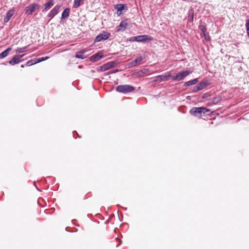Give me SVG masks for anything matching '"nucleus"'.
<instances>
[{"label": "nucleus", "mask_w": 249, "mask_h": 249, "mask_svg": "<svg viewBox=\"0 0 249 249\" xmlns=\"http://www.w3.org/2000/svg\"><path fill=\"white\" fill-rule=\"evenodd\" d=\"M166 77V80H168V79L169 78H172L173 79V77L174 76H172L171 74L170 73H168L167 74H165L164 75Z\"/></svg>", "instance_id": "f704fd0d"}, {"label": "nucleus", "mask_w": 249, "mask_h": 249, "mask_svg": "<svg viewBox=\"0 0 249 249\" xmlns=\"http://www.w3.org/2000/svg\"><path fill=\"white\" fill-rule=\"evenodd\" d=\"M118 69H113L111 71H109L108 72H107V74H111V73H114L118 71Z\"/></svg>", "instance_id": "72a5a7b5"}, {"label": "nucleus", "mask_w": 249, "mask_h": 249, "mask_svg": "<svg viewBox=\"0 0 249 249\" xmlns=\"http://www.w3.org/2000/svg\"><path fill=\"white\" fill-rule=\"evenodd\" d=\"M36 63H37V59L36 58H34L27 61L26 62V66L29 67Z\"/></svg>", "instance_id": "4be33fe9"}, {"label": "nucleus", "mask_w": 249, "mask_h": 249, "mask_svg": "<svg viewBox=\"0 0 249 249\" xmlns=\"http://www.w3.org/2000/svg\"><path fill=\"white\" fill-rule=\"evenodd\" d=\"M135 88L130 85H121L116 87V90L120 93H126L133 91Z\"/></svg>", "instance_id": "f257e3e1"}, {"label": "nucleus", "mask_w": 249, "mask_h": 249, "mask_svg": "<svg viewBox=\"0 0 249 249\" xmlns=\"http://www.w3.org/2000/svg\"><path fill=\"white\" fill-rule=\"evenodd\" d=\"M61 6L60 5H56L48 14L47 17L50 18H53L59 13Z\"/></svg>", "instance_id": "0eeeda50"}, {"label": "nucleus", "mask_w": 249, "mask_h": 249, "mask_svg": "<svg viewBox=\"0 0 249 249\" xmlns=\"http://www.w3.org/2000/svg\"><path fill=\"white\" fill-rule=\"evenodd\" d=\"M198 80L197 78L194 79H193L192 80L188 81L187 82H186L184 83V86H185V87H189V86L193 85L196 84L198 82Z\"/></svg>", "instance_id": "a211bd4d"}, {"label": "nucleus", "mask_w": 249, "mask_h": 249, "mask_svg": "<svg viewBox=\"0 0 249 249\" xmlns=\"http://www.w3.org/2000/svg\"><path fill=\"white\" fill-rule=\"evenodd\" d=\"M128 65L129 68H132L133 67L137 66L134 60L130 62Z\"/></svg>", "instance_id": "7c9ffc66"}, {"label": "nucleus", "mask_w": 249, "mask_h": 249, "mask_svg": "<svg viewBox=\"0 0 249 249\" xmlns=\"http://www.w3.org/2000/svg\"><path fill=\"white\" fill-rule=\"evenodd\" d=\"M143 58L141 56H139L138 57H137L136 59H135L134 61H135V64L136 65L138 64H140L141 62L142 61Z\"/></svg>", "instance_id": "a878e982"}, {"label": "nucleus", "mask_w": 249, "mask_h": 249, "mask_svg": "<svg viewBox=\"0 0 249 249\" xmlns=\"http://www.w3.org/2000/svg\"><path fill=\"white\" fill-rule=\"evenodd\" d=\"M108 65H110L109 69H111V68L113 67L117 63L115 61H111L107 63Z\"/></svg>", "instance_id": "473e14b6"}, {"label": "nucleus", "mask_w": 249, "mask_h": 249, "mask_svg": "<svg viewBox=\"0 0 249 249\" xmlns=\"http://www.w3.org/2000/svg\"><path fill=\"white\" fill-rule=\"evenodd\" d=\"M12 50L11 47L8 48L5 51L0 53V58H3L7 56L9 53V52Z\"/></svg>", "instance_id": "6ab92c4d"}, {"label": "nucleus", "mask_w": 249, "mask_h": 249, "mask_svg": "<svg viewBox=\"0 0 249 249\" xmlns=\"http://www.w3.org/2000/svg\"><path fill=\"white\" fill-rule=\"evenodd\" d=\"M21 68H24V65H21Z\"/></svg>", "instance_id": "79ce46f5"}, {"label": "nucleus", "mask_w": 249, "mask_h": 249, "mask_svg": "<svg viewBox=\"0 0 249 249\" xmlns=\"http://www.w3.org/2000/svg\"><path fill=\"white\" fill-rule=\"evenodd\" d=\"M127 40H128L129 41H132V42L135 41V39H134V36L128 38L127 39Z\"/></svg>", "instance_id": "ea45409f"}, {"label": "nucleus", "mask_w": 249, "mask_h": 249, "mask_svg": "<svg viewBox=\"0 0 249 249\" xmlns=\"http://www.w3.org/2000/svg\"><path fill=\"white\" fill-rule=\"evenodd\" d=\"M127 21L128 19L122 20L120 24L117 27V32H124L128 25Z\"/></svg>", "instance_id": "6e6552de"}, {"label": "nucleus", "mask_w": 249, "mask_h": 249, "mask_svg": "<svg viewBox=\"0 0 249 249\" xmlns=\"http://www.w3.org/2000/svg\"><path fill=\"white\" fill-rule=\"evenodd\" d=\"M202 108L203 109H202V111L203 112V115L204 116L210 115L212 113V111L210 109L206 107H202Z\"/></svg>", "instance_id": "5701e85b"}, {"label": "nucleus", "mask_w": 249, "mask_h": 249, "mask_svg": "<svg viewBox=\"0 0 249 249\" xmlns=\"http://www.w3.org/2000/svg\"><path fill=\"white\" fill-rule=\"evenodd\" d=\"M22 60H19L18 56L15 55L11 60L8 61V63L11 65H14L18 64Z\"/></svg>", "instance_id": "4468645a"}, {"label": "nucleus", "mask_w": 249, "mask_h": 249, "mask_svg": "<svg viewBox=\"0 0 249 249\" xmlns=\"http://www.w3.org/2000/svg\"><path fill=\"white\" fill-rule=\"evenodd\" d=\"M200 29L201 32L203 34V35L205 36V34L206 33L207 28L205 25H201L200 27Z\"/></svg>", "instance_id": "cd10ccee"}, {"label": "nucleus", "mask_w": 249, "mask_h": 249, "mask_svg": "<svg viewBox=\"0 0 249 249\" xmlns=\"http://www.w3.org/2000/svg\"><path fill=\"white\" fill-rule=\"evenodd\" d=\"M125 6V4H119L115 5V8L117 9V11L121 12Z\"/></svg>", "instance_id": "b1692460"}, {"label": "nucleus", "mask_w": 249, "mask_h": 249, "mask_svg": "<svg viewBox=\"0 0 249 249\" xmlns=\"http://www.w3.org/2000/svg\"><path fill=\"white\" fill-rule=\"evenodd\" d=\"M39 7L40 5L38 4L33 3L25 7L24 9L25 13L27 15H31L36 9Z\"/></svg>", "instance_id": "7ed1b4c3"}, {"label": "nucleus", "mask_w": 249, "mask_h": 249, "mask_svg": "<svg viewBox=\"0 0 249 249\" xmlns=\"http://www.w3.org/2000/svg\"><path fill=\"white\" fill-rule=\"evenodd\" d=\"M246 27L248 36L249 37V18L247 20L246 23Z\"/></svg>", "instance_id": "c85d7f7f"}, {"label": "nucleus", "mask_w": 249, "mask_h": 249, "mask_svg": "<svg viewBox=\"0 0 249 249\" xmlns=\"http://www.w3.org/2000/svg\"><path fill=\"white\" fill-rule=\"evenodd\" d=\"M15 10L14 9H12L9 10L6 14V16L3 18V22L4 23L8 22L10 19L15 14Z\"/></svg>", "instance_id": "1a4fd4ad"}, {"label": "nucleus", "mask_w": 249, "mask_h": 249, "mask_svg": "<svg viewBox=\"0 0 249 249\" xmlns=\"http://www.w3.org/2000/svg\"><path fill=\"white\" fill-rule=\"evenodd\" d=\"M111 35L108 32L103 31L102 33L99 34L96 36L94 39V42H100L102 40H105L109 38Z\"/></svg>", "instance_id": "f03ea898"}, {"label": "nucleus", "mask_w": 249, "mask_h": 249, "mask_svg": "<svg viewBox=\"0 0 249 249\" xmlns=\"http://www.w3.org/2000/svg\"><path fill=\"white\" fill-rule=\"evenodd\" d=\"M164 81H166V77L164 75H158L154 80V82H161Z\"/></svg>", "instance_id": "aec40b11"}, {"label": "nucleus", "mask_w": 249, "mask_h": 249, "mask_svg": "<svg viewBox=\"0 0 249 249\" xmlns=\"http://www.w3.org/2000/svg\"><path fill=\"white\" fill-rule=\"evenodd\" d=\"M26 54H23L22 55H16L17 56H18V59L19 60H22V58Z\"/></svg>", "instance_id": "4c0bfd02"}, {"label": "nucleus", "mask_w": 249, "mask_h": 249, "mask_svg": "<svg viewBox=\"0 0 249 249\" xmlns=\"http://www.w3.org/2000/svg\"><path fill=\"white\" fill-rule=\"evenodd\" d=\"M86 53V51H82L78 52L76 53L75 57L77 58L84 59L85 57L83 56V55Z\"/></svg>", "instance_id": "412c9836"}, {"label": "nucleus", "mask_w": 249, "mask_h": 249, "mask_svg": "<svg viewBox=\"0 0 249 249\" xmlns=\"http://www.w3.org/2000/svg\"><path fill=\"white\" fill-rule=\"evenodd\" d=\"M191 73L189 71H182L178 73L175 76L173 77V79L177 81H179L183 79L185 77L188 76Z\"/></svg>", "instance_id": "20e7f679"}, {"label": "nucleus", "mask_w": 249, "mask_h": 249, "mask_svg": "<svg viewBox=\"0 0 249 249\" xmlns=\"http://www.w3.org/2000/svg\"><path fill=\"white\" fill-rule=\"evenodd\" d=\"M202 107H194L190 110V113L195 117L203 116Z\"/></svg>", "instance_id": "39448f33"}, {"label": "nucleus", "mask_w": 249, "mask_h": 249, "mask_svg": "<svg viewBox=\"0 0 249 249\" xmlns=\"http://www.w3.org/2000/svg\"><path fill=\"white\" fill-rule=\"evenodd\" d=\"M103 56V53L101 52L96 53L90 57V60L92 62H96L100 60Z\"/></svg>", "instance_id": "9d476101"}, {"label": "nucleus", "mask_w": 249, "mask_h": 249, "mask_svg": "<svg viewBox=\"0 0 249 249\" xmlns=\"http://www.w3.org/2000/svg\"><path fill=\"white\" fill-rule=\"evenodd\" d=\"M204 36L205 39L206 40H209V36H207L206 35V33L205 34V36Z\"/></svg>", "instance_id": "58836bf2"}, {"label": "nucleus", "mask_w": 249, "mask_h": 249, "mask_svg": "<svg viewBox=\"0 0 249 249\" xmlns=\"http://www.w3.org/2000/svg\"><path fill=\"white\" fill-rule=\"evenodd\" d=\"M134 39L137 42H143L147 40L152 41L153 38L152 37H149L147 35H140L134 36Z\"/></svg>", "instance_id": "423d86ee"}, {"label": "nucleus", "mask_w": 249, "mask_h": 249, "mask_svg": "<svg viewBox=\"0 0 249 249\" xmlns=\"http://www.w3.org/2000/svg\"><path fill=\"white\" fill-rule=\"evenodd\" d=\"M73 133H76V132H73ZM73 137H74V133L73 134Z\"/></svg>", "instance_id": "37998d69"}, {"label": "nucleus", "mask_w": 249, "mask_h": 249, "mask_svg": "<svg viewBox=\"0 0 249 249\" xmlns=\"http://www.w3.org/2000/svg\"><path fill=\"white\" fill-rule=\"evenodd\" d=\"M142 71V73L143 74L147 73L149 71V70L148 69H143L142 70H141Z\"/></svg>", "instance_id": "c9c22d12"}, {"label": "nucleus", "mask_w": 249, "mask_h": 249, "mask_svg": "<svg viewBox=\"0 0 249 249\" xmlns=\"http://www.w3.org/2000/svg\"><path fill=\"white\" fill-rule=\"evenodd\" d=\"M210 84V82L208 80H204L200 82L197 85L200 90H201L205 89L207 86Z\"/></svg>", "instance_id": "9b49d317"}, {"label": "nucleus", "mask_w": 249, "mask_h": 249, "mask_svg": "<svg viewBox=\"0 0 249 249\" xmlns=\"http://www.w3.org/2000/svg\"><path fill=\"white\" fill-rule=\"evenodd\" d=\"M110 65H108V63H106L104 64L103 65L98 67L97 69L98 71H104L107 70H108L109 69Z\"/></svg>", "instance_id": "2eb2a0df"}, {"label": "nucleus", "mask_w": 249, "mask_h": 249, "mask_svg": "<svg viewBox=\"0 0 249 249\" xmlns=\"http://www.w3.org/2000/svg\"><path fill=\"white\" fill-rule=\"evenodd\" d=\"M70 9L69 8H66L62 12L61 15V19H64L69 16Z\"/></svg>", "instance_id": "dca6fc26"}, {"label": "nucleus", "mask_w": 249, "mask_h": 249, "mask_svg": "<svg viewBox=\"0 0 249 249\" xmlns=\"http://www.w3.org/2000/svg\"><path fill=\"white\" fill-rule=\"evenodd\" d=\"M7 63H8V62H5L4 63H3V64H4V65H7Z\"/></svg>", "instance_id": "a19ab883"}, {"label": "nucleus", "mask_w": 249, "mask_h": 249, "mask_svg": "<svg viewBox=\"0 0 249 249\" xmlns=\"http://www.w3.org/2000/svg\"><path fill=\"white\" fill-rule=\"evenodd\" d=\"M194 10L191 8L189 9L188 12V21L189 22L192 23L194 20Z\"/></svg>", "instance_id": "ddd939ff"}, {"label": "nucleus", "mask_w": 249, "mask_h": 249, "mask_svg": "<svg viewBox=\"0 0 249 249\" xmlns=\"http://www.w3.org/2000/svg\"><path fill=\"white\" fill-rule=\"evenodd\" d=\"M54 4V0H50L44 5V9L42 12L47 11L50 7L53 6Z\"/></svg>", "instance_id": "f8f14e48"}, {"label": "nucleus", "mask_w": 249, "mask_h": 249, "mask_svg": "<svg viewBox=\"0 0 249 249\" xmlns=\"http://www.w3.org/2000/svg\"><path fill=\"white\" fill-rule=\"evenodd\" d=\"M142 75H143V74H142V73L141 71H139L136 73V76L137 77H141Z\"/></svg>", "instance_id": "e433bc0d"}, {"label": "nucleus", "mask_w": 249, "mask_h": 249, "mask_svg": "<svg viewBox=\"0 0 249 249\" xmlns=\"http://www.w3.org/2000/svg\"><path fill=\"white\" fill-rule=\"evenodd\" d=\"M82 1V0H74V3L73 5V8H78L80 4V2Z\"/></svg>", "instance_id": "bb28decb"}, {"label": "nucleus", "mask_w": 249, "mask_h": 249, "mask_svg": "<svg viewBox=\"0 0 249 249\" xmlns=\"http://www.w3.org/2000/svg\"><path fill=\"white\" fill-rule=\"evenodd\" d=\"M30 45H28L24 47L18 48L16 50L15 52L17 53H22L26 52L28 50V48L30 47Z\"/></svg>", "instance_id": "f3484780"}, {"label": "nucleus", "mask_w": 249, "mask_h": 249, "mask_svg": "<svg viewBox=\"0 0 249 249\" xmlns=\"http://www.w3.org/2000/svg\"><path fill=\"white\" fill-rule=\"evenodd\" d=\"M49 57L48 56L43 57H39L36 58L37 59V63H39L42 62L43 61L47 60Z\"/></svg>", "instance_id": "c756f323"}, {"label": "nucleus", "mask_w": 249, "mask_h": 249, "mask_svg": "<svg viewBox=\"0 0 249 249\" xmlns=\"http://www.w3.org/2000/svg\"><path fill=\"white\" fill-rule=\"evenodd\" d=\"M222 100V98L220 96H217L213 99L212 101V104H216L219 103Z\"/></svg>", "instance_id": "393cba45"}, {"label": "nucleus", "mask_w": 249, "mask_h": 249, "mask_svg": "<svg viewBox=\"0 0 249 249\" xmlns=\"http://www.w3.org/2000/svg\"><path fill=\"white\" fill-rule=\"evenodd\" d=\"M200 91L197 85H196V86H195L193 87V89H192V92L195 93V92H197L198 91Z\"/></svg>", "instance_id": "2f4dec72"}]
</instances>
